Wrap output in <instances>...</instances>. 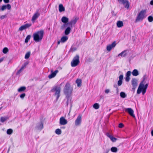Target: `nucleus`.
Masks as SVG:
<instances>
[{
    "label": "nucleus",
    "mask_w": 153,
    "mask_h": 153,
    "mask_svg": "<svg viewBox=\"0 0 153 153\" xmlns=\"http://www.w3.org/2000/svg\"><path fill=\"white\" fill-rule=\"evenodd\" d=\"M146 82L145 81V79L141 82L137 91V93L140 94L142 92V94L143 95L146 92V89L148 86V84H146L144 85Z\"/></svg>",
    "instance_id": "obj_1"
},
{
    "label": "nucleus",
    "mask_w": 153,
    "mask_h": 153,
    "mask_svg": "<svg viewBox=\"0 0 153 153\" xmlns=\"http://www.w3.org/2000/svg\"><path fill=\"white\" fill-rule=\"evenodd\" d=\"M44 33L43 30H40L35 33L33 35L34 40L36 42L40 41L43 37Z\"/></svg>",
    "instance_id": "obj_2"
},
{
    "label": "nucleus",
    "mask_w": 153,
    "mask_h": 153,
    "mask_svg": "<svg viewBox=\"0 0 153 153\" xmlns=\"http://www.w3.org/2000/svg\"><path fill=\"white\" fill-rule=\"evenodd\" d=\"M146 10H142L138 13L135 22H137L142 21L147 16Z\"/></svg>",
    "instance_id": "obj_3"
},
{
    "label": "nucleus",
    "mask_w": 153,
    "mask_h": 153,
    "mask_svg": "<svg viewBox=\"0 0 153 153\" xmlns=\"http://www.w3.org/2000/svg\"><path fill=\"white\" fill-rule=\"evenodd\" d=\"M73 89L70 87V84L68 82L64 88V92L66 96H71Z\"/></svg>",
    "instance_id": "obj_4"
},
{
    "label": "nucleus",
    "mask_w": 153,
    "mask_h": 153,
    "mask_svg": "<svg viewBox=\"0 0 153 153\" xmlns=\"http://www.w3.org/2000/svg\"><path fill=\"white\" fill-rule=\"evenodd\" d=\"M61 90L60 87L58 86H54L51 90V91L54 92V95L56 96V99L58 100L60 96V92Z\"/></svg>",
    "instance_id": "obj_5"
},
{
    "label": "nucleus",
    "mask_w": 153,
    "mask_h": 153,
    "mask_svg": "<svg viewBox=\"0 0 153 153\" xmlns=\"http://www.w3.org/2000/svg\"><path fill=\"white\" fill-rule=\"evenodd\" d=\"M79 55H76L71 62V66L73 67H75L79 64Z\"/></svg>",
    "instance_id": "obj_6"
},
{
    "label": "nucleus",
    "mask_w": 153,
    "mask_h": 153,
    "mask_svg": "<svg viewBox=\"0 0 153 153\" xmlns=\"http://www.w3.org/2000/svg\"><path fill=\"white\" fill-rule=\"evenodd\" d=\"M119 3L123 4L125 8L128 9L129 7V2L127 0H118Z\"/></svg>",
    "instance_id": "obj_7"
},
{
    "label": "nucleus",
    "mask_w": 153,
    "mask_h": 153,
    "mask_svg": "<svg viewBox=\"0 0 153 153\" xmlns=\"http://www.w3.org/2000/svg\"><path fill=\"white\" fill-rule=\"evenodd\" d=\"M82 115L79 114L75 121V125L76 126L80 125L81 123Z\"/></svg>",
    "instance_id": "obj_8"
},
{
    "label": "nucleus",
    "mask_w": 153,
    "mask_h": 153,
    "mask_svg": "<svg viewBox=\"0 0 153 153\" xmlns=\"http://www.w3.org/2000/svg\"><path fill=\"white\" fill-rule=\"evenodd\" d=\"M125 111L126 112H128L131 116L134 118L135 117V115L134 114V111L132 108H127L125 109Z\"/></svg>",
    "instance_id": "obj_9"
},
{
    "label": "nucleus",
    "mask_w": 153,
    "mask_h": 153,
    "mask_svg": "<svg viewBox=\"0 0 153 153\" xmlns=\"http://www.w3.org/2000/svg\"><path fill=\"white\" fill-rule=\"evenodd\" d=\"M40 13L38 12H37L35 13L32 16L31 21L32 22L34 23L35 20L37 19V18L39 16H40Z\"/></svg>",
    "instance_id": "obj_10"
},
{
    "label": "nucleus",
    "mask_w": 153,
    "mask_h": 153,
    "mask_svg": "<svg viewBox=\"0 0 153 153\" xmlns=\"http://www.w3.org/2000/svg\"><path fill=\"white\" fill-rule=\"evenodd\" d=\"M31 25V24H26L20 27L19 29V31L23 30L26 29L30 27Z\"/></svg>",
    "instance_id": "obj_11"
},
{
    "label": "nucleus",
    "mask_w": 153,
    "mask_h": 153,
    "mask_svg": "<svg viewBox=\"0 0 153 153\" xmlns=\"http://www.w3.org/2000/svg\"><path fill=\"white\" fill-rule=\"evenodd\" d=\"M67 123V120L63 117H61L59 119V123L61 125H64Z\"/></svg>",
    "instance_id": "obj_12"
},
{
    "label": "nucleus",
    "mask_w": 153,
    "mask_h": 153,
    "mask_svg": "<svg viewBox=\"0 0 153 153\" xmlns=\"http://www.w3.org/2000/svg\"><path fill=\"white\" fill-rule=\"evenodd\" d=\"M116 45L115 42H114L112 43L111 44L107 46V51H109L112 48H114Z\"/></svg>",
    "instance_id": "obj_13"
},
{
    "label": "nucleus",
    "mask_w": 153,
    "mask_h": 153,
    "mask_svg": "<svg viewBox=\"0 0 153 153\" xmlns=\"http://www.w3.org/2000/svg\"><path fill=\"white\" fill-rule=\"evenodd\" d=\"M58 72L57 70H55L54 72H53V71H51V74L48 76V78L49 79L52 78L54 77L56 75L57 73Z\"/></svg>",
    "instance_id": "obj_14"
},
{
    "label": "nucleus",
    "mask_w": 153,
    "mask_h": 153,
    "mask_svg": "<svg viewBox=\"0 0 153 153\" xmlns=\"http://www.w3.org/2000/svg\"><path fill=\"white\" fill-rule=\"evenodd\" d=\"M7 8L8 10H10L11 8V6L10 4H7L6 5H3L1 8V10L2 11H4Z\"/></svg>",
    "instance_id": "obj_15"
},
{
    "label": "nucleus",
    "mask_w": 153,
    "mask_h": 153,
    "mask_svg": "<svg viewBox=\"0 0 153 153\" xmlns=\"http://www.w3.org/2000/svg\"><path fill=\"white\" fill-rule=\"evenodd\" d=\"M123 75H120L119 77V80L117 82V85L118 86H120L123 83Z\"/></svg>",
    "instance_id": "obj_16"
},
{
    "label": "nucleus",
    "mask_w": 153,
    "mask_h": 153,
    "mask_svg": "<svg viewBox=\"0 0 153 153\" xmlns=\"http://www.w3.org/2000/svg\"><path fill=\"white\" fill-rule=\"evenodd\" d=\"M66 97L68 98V100L66 102L67 105L68 106L69 104L71 105L72 101L71 96H66Z\"/></svg>",
    "instance_id": "obj_17"
},
{
    "label": "nucleus",
    "mask_w": 153,
    "mask_h": 153,
    "mask_svg": "<svg viewBox=\"0 0 153 153\" xmlns=\"http://www.w3.org/2000/svg\"><path fill=\"white\" fill-rule=\"evenodd\" d=\"M28 63L27 62H25L24 63L23 65L22 66L21 68V69L17 72V74H19L23 70L24 68H25L26 66L28 64Z\"/></svg>",
    "instance_id": "obj_18"
},
{
    "label": "nucleus",
    "mask_w": 153,
    "mask_h": 153,
    "mask_svg": "<svg viewBox=\"0 0 153 153\" xmlns=\"http://www.w3.org/2000/svg\"><path fill=\"white\" fill-rule=\"evenodd\" d=\"M137 80L134 78L132 79L131 80V83L134 87H136L137 85Z\"/></svg>",
    "instance_id": "obj_19"
},
{
    "label": "nucleus",
    "mask_w": 153,
    "mask_h": 153,
    "mask_svg": "<svg viewBox=\"0 0 153 153\" xmlns=\"http://www.w3.org/2000/svg\"><path fill=\"white\" fill-rule=\"evenodd\" d=\"M36 128L38 130H41L43 128V124L42 123H38L36 126Z\"/></svg>",
    "instance_id": "obj_20"
},
{
    "label": "nucleus",
    "mask_w": 153,
    "mask_h": 153,
    "mask_svg": "<svg viewBox=\"0 0 153 153\" xmlns=\"http://www.w3.org/2000/svg\"><path fill=\"white\" fill-rule=\"evenodd\" d=\"M68 19L65 16H63L61 19L62 22L65 24L68 22Z\"/></svg>",
    "instance_id": "obj_21"
},
{
    "label": "nucleus",
    "mask_w": 153,
    "mask_h": 153,
    "mask_svg": "<svg viewBox=\"0 0 153 153\" xmlns=\"http://www.w3.org/2000/svg\"><path fill=\"white\" fill-rule=\"evenodd\" d=\"M117 25L118 27H121L123 26V22L121 21H118L117 23Z\"/></svg>",
    "instance_id": "obj_22"
},
{
    "label": "nucleus",
    "mask_w": 153,
    "mask_h": 153,
    "mask_svg": "<svg viewBox=\"0 0 153 153\" xmlns=\"http://www.w3.org/2000/svg\"><path fill=\"white\" fill-rule=\"evenodd\" d=\"M107 136L110 138L111 140L113 142H115L117 140V139L116 138L108 134L107 135Z\"/></svg>",
    "instance_id": "obj_23"
},
{
    "label": "nucleus",
    "mask_w": 153,
    "mask_h": 153,
    "mask_svg": "<svg viewBox=\"0 0 153 153\" xmlns=\"http://www.w3.org/2000/svg\"><path fill=\"white\" fill-rule=\"evenodd\" d=\"M71 28L69 27H68L65 29V35H68L69 34L71 31Z\"/></svg>",
    "instance_id": "obj_24"
},
{
    "label": "nucleus",
    "mask_w": 153,
    "mask_h": 153,
    "mask_svg": "<svg viewBox=\"0 0 153 153\" xmlns=\"http://www.w3.org/2000/svg\"><path fill=\"white\" fill-rule=\"evenodd\" d=\"M68 38L67 36H63L62 37L61 39V42L64 43L66 42L68 39Z\"/></svg>",
    "instance_id": "obj_25"
},
{
    "label": "nucleus",
    "mask_w": 153,
    "mask_h": 153,
    "mask_svg": "<svg viewBox=\"0 0 153 153\" xmlns=\"http://www.w3.org/2000/svg\"><path fill=\"white\" fill-rule=\"evenodd\" d=\"M65 9L62 4H60L59 5V11L60 12L65 11Z\"/></svg>",
    "instance_id": "obj_26"
},
{
    "label": "nucleus",
    "mask_w": 153,
    "mask_h": 153,
    "mask_svg": "<svg viewBox=\"0 0 153 153\" xmlns=\"http://www.w3.org/2000/svg\"><path fill=\"white\" fill-rule=\"evenodd\" d=\"M132 75L134 76H137L139 75V73L137 69H134L131 72Z\"/></svg>",
    "instance_id": "obj_27"
},
{
    "label": "nucleus",
    "mask_w": 153,
    "mask_h": 153,
    "mask_svg": "<svg viewBox=\"0 0 153 153\" xmlns=\"http://www.w3.org/2000/svg\"><path fill=\"white\" fill-rule=\"evenodd\" d=\"M127 51V50H125L123 52H122L121 53H120L118 55V56H123L125 57V56L126 55L127 53H126V51Z\"/></svg>",
    "instance_id": "obj_28"
},
{
    "label": "nucleus",
    "mask_w": 153,
    "mask_h": 153,
    "mask_svg": "<svg viewBox=\"0 0 153 153\" xmlns=\"http://www.w3.org/2000/svg\"><path fill=\"white\" fill-rule=\"evenodd\" d=\"M26 88L25 86L21 87L18 89V91L19 92H21L24 91L26 89Z\"/></svg>",
    "instance_id": "obj_29"
},
{
    "label": "nucleus",
    "mask_w": 153,
    "mask_h": 153,
    "mask_svg": "<svg viewBox=\"0 0 153 153\" xmlns=\"http://www.w3.org/2000/svg\"><path fill=\"white\" fill-rule=\"evenodd\" d=\"M77 21V19H73L71 20L70 22L68 23L69 25L71 26V27H72V25H74L76 24V22Z\"/></svg>",
    "instance_id": "obj_30"
},
{
    "label": "nucleus",
    "mask_w": 153,
    "mask_h": 153,
    "mask_svg": "<svg viewBox=\"0 0 153 153\" xmlns=\"http://www.w3.org/2000/svg\"><path fill=\"white\" fill-rule=\"evenodd\" d=\"M76 83L77 84L78 87H80L81 86V80L80 79H77L76 81Z\"/></svg>",
    "instance_id": "obj_31"
},
{
    "label": "nucleus",
    "mask_w": 153,
    "mask_h": 153,
    "mask_svg": "<svg viewBox=\"0 0 153 153\" xmlns=\"http://www.w3.org/2000/svg\"><path fill=\"white\" fill-rule=\"evenodd\" d=\"M8 117H1L0 119V121L2 123H3L6 121L8 119Z\"/></svg>",
    "instance_id": "obj_32"
},
{
    "label": "nucleus",
    "mask_w": 153,
    "mask_h": 153,
    "mask_svg": "<svg viewBox=\"0 0 153 153\" xmlns=\"http://www.w3.org/2000/svg\"><path fill=\"white\" fill-rule=\"evenodd\" d=\"M93 107L95 109H97L99 108L100 105L98 103H95L94 104Z\"/></svg>",
    "instance_id": "obj_33"
},
{
    "label": "nucleus",
    "mask_w": 153,
    "mask_h": 153,
    "mask_svg": "<svg viewBox=\"0 0 153 153\" xmlns=\"http://www.w3.org/2000/svg\"><path fill=\"white\" fill-rule=\"evenodd\" d=\"M111 151L113 152H116L117 151L118 149L116 147H113L111 149Z\"/></svg>",
    "instance_id": "obj_34"
},
{
    "label": "nucleus",
    "mask_w": 153,
    "mask_h": 153,
    "mask_svg": "<svg viewBox=\"0 0 153 153\" xmlns=\"http://www.w3.org/2000/svg\"><path fill=\"white\" fill-rule=\"evenodd\" d=\"M120 95L121 97L123 98H125L126 96V94L123 92H121Z\"/></svg>",
    "instance_id": "obj_35"
},
{
    "label": "nucleus",
    "mask_w": 153,
    "mask_h": 153,
    "mask_svg": "<svg viewBox=\"0 0 153 153\" xmlns=\"http://www.w3.org/2000/svg\"><path fill=\"white\" fill-rule=\"evenodd\" d=\"M30 55V52H27L25 56V59H28Z\"/></svg>",
    "instance_id": "obj_36"
},
{
    "label": "nucleus",
    "mask_w": 153,
    "mask_h": 153,
    "mask_svg": "<svg viewBox=\"0 0 153 153\" xmlns=\"http://www.w3.org/2000/svg\"><path fill=\"white\" fill-rule=\"evenodd\" d=\"M31 36L30 35H28L26 37L25 40V42L27 43L28 42V41L30 39Z\"/></svg>",
    "instance_id": "obj_37"
},
{
    "label": "nucleus",
    "mask_w": 153,
    "mask_h": 153,
    "mask_svg": "<svg viewBox=\"0 0 153 153\" xmlns=\"http://www.w3.org/2000/svg\"><path fill=\"white\" fill-rule=\"evenodd\" d=\"M56 134H60L61 133V130L59 128L57 129L55 131Z\"/></svg>",
    "instance_id": "obj_38"
},
{
    "label": "nucleus",
    "mask_w": 153,
    "mask_h": 153,
    "mask_svg": "<svg viewBox=\"0 0 153 153\" xmlns=\"http://www.w3.org/2000/svg\"><path fill=\"white\" fill-rule=\"evenodd\" d=\"M13 132V130L11 129H9L7 131V133L8 134H11Z\"/></svg>",
    "instance_id": "obj_39"
},
{
    "label": "nucleus",
    "mask_w": 153,
    "mask_h": 153,
    "mask_svg": "<svg viewBox=\"0 0 153 153\" xmlns=\"http://www.w3.org/2000/svg\"><path fill=\"white\" fill-rule=\"evenodd\" d=\"M8 51V49L7 48H4L3 50V52L4 53H6Z\"/></svg>",
    "instance_id": "obj_40"
},
{
    "label": "nucleus",
    "mask_w": 153,
    "mask_h": 153,
    "mask_svg": "<svg viewBox=\"0 0 153 153\" xmlns=\"http://www.w3.org/2000/svg\"><path fill=\"white\" fill-rule=\"evenodd\" d=\"M148 19L149 22H151L153 21V18L151 16H149Z\"/></svg>",
    "instance_id": "obj_41"
},
{
    "label": "nucleus",
    "mask_w": 153,
    "mask_h": 153,
    "mask_svg": "<svg viewBox=\"0 0 153 153\" xmlns=\"http://www.w3.org/2000/svg\"><path fill=\"white\" fill-rule=\"evenodd\" d=\"M25 93H23L22 94L20 95V97L22 99H23L24 97H25Z\"/></svg>",
    "instance_id": "obj_42"
},
{
    "label": "nucleus",
    "mask_w": 153,
    "mask_h": 153,
    "mask_svg": "<svg viewBox=\"0 0 153 153\" xmlns=\"http://www.w3.org/2000/svg\"><path fill=\"white\" fill-rule=\"evenodd\" d=\"M131 72L130 71H128L126 74V76H127L130 77V76L131 75Z\"/></svg>",
    "instance_id": "obj_43"
},
{
    "label": "nucleus",
    "mask_w": 153,
    "mask_h": 153,
    "mask_svg": "<svg viewBox=\"0 0 153 153\" xmlns=\"http://www.w3.org/2000/svg\"><path fill=\"white\" fill-rule=\"evenodd\" d=\"M124 126V125L122 123H120L119 125V127L120 128H122Z\"/></svg>",
    "instance_id": "obj_44"
},
{
    "label": "nucleus",
    "mask_w": 153,
    "mask_h": 153,
    "mask_svg": "<svg viewBox=\"0 0 153 153\" xmlns=\"http://www.w3.org/2000/svg\"><path fill=\"white\" fill-rule=\"evenodd\" d=\"M6 17L7 16L6 15H2L0 16V18L1 19H3Z\"/></svg>",
    "instance_id": "obj_45"
},
{
    "label": "nucleus",
    "mask_w": 153,
    "mask_h": 153,
    "mask_svg": "<svg viewBox=\"0 0 153 153\" xmlns=\"http://www.w3.org/2000/svg\"><path fill=\"white\" fill-rule=\"evenodd\" d=\"M130 77L126 76V82H128L130 80Z\"/></svg>",
    "instance_id": "obj_46"
},
{
    "label": "nucleus",
    "mask_w": 153,
    "mask_h": 153,
    "mask_svg": "<svg viewBox=\"0 0 153 153\" xmlns=\"http://www.w3.org/2000/svg\"><path fill=\"white\" fill-rule=\"evenodd\" d=\"M110 90L109 89H106L105 91V93L106 94H108Z\"/></svg>",
    "instance_id": "obj_47"
},
{
    "label": "nucleus",
    "mask_w": 153,
    "mask_h": 153,
    "mask_svg": "<svg viewBox=\"0 0 153 153\" xmlns=\"http://www.w3.org/2000/svg\"><path fill=\"white\" fill-rule=\"evenodd\" d=\"M71 50L72 51H74L76 50V48H71Z\"/></svg>",
    "instance_id": "obj_48"
},
{
    "label": "nucleus",
    "mask_w": 153,
    "mask_h": 153,
    "mask_svg": "<svg viewBox=\"0 0 153 153\" xmlns=\"http://www.w3.org/2000/svg\"><path fill=\"white\" fill-rule=\"evenodd\" d=\"M4 3H7L9 2V0H3Z\"/></svg>",
    "instance_id": "obj_49"
},
{
    "label": "nucleus",
    "mask_w": 153,
    "mask_h": 153,
    "mask_svg": "<svg viewBox=\"0 0 153 153\" xmlns=\"http://www.w3.org/2000/svg\"><path fill=\"white\" fill-rule=\"evenodd\" d=\"M150 4L151 5H153V0H152L150 1Z\"/></svg>",
    "instance_id": "obj_50"
},
{
    "label": "nucleus",
    "mask_w": 153,
    "mask_h": 153,
    "mask_svg": "<svg viewBox=\"0 0 153 153\" xmlns=\"http://www.w3.org/2000/svg\"><path fill=\"white\" fill-rule=\"evenodd\" d=\"M4 60L3 58H1L0 59V63L2 62Z\"/></svg>",
    "instance_id": "obj_51"
},
{
    "label": "nucleus",
    "mask_w": 153,
    "mask_h": 153,
    "mask_svg": "<svg viewBox=\"0 0 153 153\" xmlns=\"http://www.w3.org/2000/svg\"><path fill=\"white\" fill-rule=\"evenodd\" d=\"M65 25L64 24V25H63V26H62L61 27V29H63L64 28V27H65Z\"/></svg>",
    "instance_id": "obj_52"
},
{
    "label": "nucleus",
    "mask_w": 153,
    "mask_h": 153,
    "mask_svg": "<svg viewBox=\"0 0 153 153\" xmlns=\"http://www.w3.org/2000/svg\"><path fill=\"white\" fill-rule=\"evenodd\" d=\"M60 42H61V40L58 41V42H57V44L58 45H59L60 43Z\"/></svg>",
    "instance_id": "obj_53"
},
{
    "label": "nucleus",
    "mask_w": 153,
    "mask_h": 153,
    "mask_svg": "<svg viewBox=\"0 0 153 153\" xmlns=\"http://www.w3.org/2000/svg\"><path fill=\"white\" fill-rule=\"evenodd\" d=\"M151 134L152 135V136H153V130L152 131Z\"/></svg>",
    "instance_id": "obj_54"
},
{
    "label": "nucleus",
    "mask_w": 153,
    "mask_h": 153,
    "mask_svg": "<svg viewBox=\"0 0 153 153\" xmlns=\"http://www.w3.org/2000/svg\"><path fill=\"white\" fill-rule=\"evenodd\" d=\"M116 88H117V92H118V88L117 87Z\"/></svg>",
    "instance_id": "obj_55"
},
{
    "label": "nucleus",
    "mask_w": 153,
    "mask_h": 153,
    "mask_svg": "<svg viewBox=\"0 0 153 153\" xmlns=\"http://www.w3.org/2000/svg\"><path fill=\"white\" fill-rule=\"evenodd\" d=\"M2 0H0V2H1L2 1Z\"/></svg>",
    "instance_id": "obj_56"
},
{
    "label": "nucleus",
    "mask_w": 153,
    "mask_h": 153,
    "mask_svg": "<svg viewBox=\"0 0 153 153\" xmlns=\"http://www.w3.org/2000/svg\"><path fill=\"white\" fill-rule=\"evenodd\" d=\"M1 108H1V107L0 108V110Z\"/></svg>",
    "instance_id": "obj_57"
}]
</instances>
